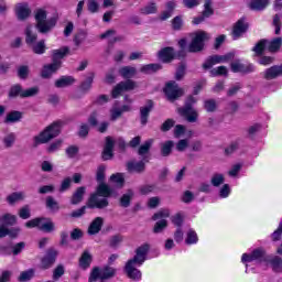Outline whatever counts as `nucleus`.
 Segmentation results:
<instances>
[{"label":"nucleus","instance_id":"1","mask_svg":"<svg viewBox=\"0 0 282 282\" xmlns=\"http://www.w3.org/2000/svg\"><path fill=\"white\" fill-rule=\"evenodd\" d=\"M116 195V189L107 183H99L96 192L88 198V208L102 210L109 206V197Z\"/></svg>","mask_w":282,"mask_h":282},{"label":"nucleus","instance_id":"2","mask_svg":"<svg viewBox=\"0 0 282 282\" xmlns=\"http://www.w3.org/2000/svg\"><path fill=\"white\" fill-rule=\"evenodd\" d=\"M63 124H65L63 121L57 120L47 126L42 132L33 138V149H36L41 144H47V142H51L54 138H58Z\"/></svg>","mask_w":282,"mask_h":282},{"label":"nucleus","instance_id":"3","mask_svg":"<svg viewBox=\"0 0 282 282\" xmlns=\"http://www.w3.org/2000/svg\"><path fill=\"white\" fill-rule=\"evenodd\" d=\"M58 23V18L52 17L47 20V11L43 9H37L35 12V30L40 34H50L53 28H56Z\"/></svg>","mask_w":282,"mask_h":282},{"label":"nucleus","instance_id":"4","mask_svg":"<svg viewBox=\"0 0 282 282\" xmlns=\"http://www.w3.org/2000/svg\"><path fill=\"white\" fill-rule=\"evenodd\" d=\"M197 104V98L193 97V95H189L183 107L177 108V113L181 115L182 118H185L186 121L193 123L197 122V119L199 118V113L193 108L194 105Z\"/></svg>","mask_w":282,"mask_h":282},{"label":"nucleus","instance_id":"5","mask_svg":"<svg viewBox=\"0 0 282 282\" xmlns=\"http://www.w3.org/2000/svg\"><path fill=\"white\" fill-rule=\"evenodd\" d=\"M206 41H210V35L206 31L195 32L187 46V52L189 54H199V52H204L206 48Z\"/></svg>","mask_w":282,"mask_h":282},{"label":"nucleus","instance_id":"6","mask_svg":"<svg viewBox=\"0 0 282 282\" xmlns=\"http://www.w3.org/2000/svg\"><path fill=\"white\" fill-rule=\"evenodd\" d=\"M270 258V254H268V251H265L264 248L259 247L253 249L250 253H243L241 257L242 263H252V261H256V263H268V259Z\"/></svg>","mask_w":282,"mask_h":282},{"label":"nucleus","instance_id":"7","mask_svg":"<svg viewBox=\"0 0 282 282\" xmlns=\"http://www.w3.org/2000/svg\"><path fill=\"white\" fill-rule=\"evenodd\" d=\"M164 94L170 102H175L184 96V89L180 88V84L175 80H171L165 85Z\"/></svg>","mask_w":282,"mask_h":282},{"label":"nucleus","instance_id":"8","mask_svg":"<svg viewBox=\"0 0 282 282\" xmlns=\"http://www.w3.org/2000/svg\"><path fill=\"white\" fill-rule=\"evenodd\" d=\"M142 264H138V262L133 260H128L124 265V273L131 281H140L142 279V271H140L138 268H140Z\"/></svg>","mask_w":282,"mask_h":282},{"label":"nucleus","instance_id":"9","mask_svg":"<svg viewBox=\"0 0 282 282\" xmlns=\"http://www.w3.org/2000/svg\"><path fill=\"white\" fill-rule=\"evenodd\" d=\"M250 29V24L246 21V18H240L232 28L231 36L234 41H237L243 36Z\"/></svg>","mask_w":282,"mask_h":282},{"label":"nucleus","instance_id":"10","mask_svg":"<svg viewBox=\"0 0 282 282\" xmlns=\"http://www.w3.org/2000/svg\"><path fill=\"white\" fill-rule=\"evenodd\" d=\"M58 257V251L54 248H50L46 250L45 256L41 259L40 269L41 270H50L56 263V258Z\"/></svg>","mask_w":282,"mask_h":282},{"label":"nucleus","instance_id":"11","mask_svg":"<svg viewBox=\"0 0 282 282\" xmlns=\"http://www.w3.org/2000/svg\"><path fill=\"white\" fill-rule=\"evenodd\" d=\"M133 89H135V82L127 79L124 82H120L113 87L111 96L112 98H119V96H122L124 91H133Z\"/></svg>","mask_w":282,"mask_h":282},{"label":"nucleus","instance_id":"12","mask_svg":"<svg viewBox=\"0 0 282 282\" xmlns=\"http://www.w3.org/2000/svg\"><path fill=\"white\" fill-rule=\"evenodd\" d=\"M151 158L143 156L141 161L134 162L130 161L127 163V170L129 173H139L142 174L144 171H147V164H149Z\"/></svg>","mask_w":282,"mask_h":282},{"label":"nucleus","instance_id":"13","mask_svg":"<svg viewBox=\"0 0 282 282\" xmlns=\"http://www.w3.org/2000/svg\"><path fill=\"white\" fill-rule=\"evenodd\" d=\"M14 12L18 21H28L32 14V9L28 2H20L15 4Z\"/></svg>","mask_w":282,"mask_h":282},{"label":"nucleus","instance_id":"14","mask_svg":"<svg viewBox=\"0 0 282 282\" xmlns=\"http://www.w3.org/2000/svg\"><path fill=\"white\" fill-rule=\"evenodd\" d=\"M154 107L155 102H153L151 99H148L145 105L140 108V122L142 127H147V124H149V116H151Z\"/></svg>","mask_w":282,"mask_h":282},{"label":"nucleus","instance_id":"15","mask_svg":"<svg viewBox=\"0 0 282 282\" xmlns=\"http://www.w3.org/2000/svg\"><path fill=\"white\" fill-rule=\"evenodd\" d=\"M151 246L149 243L141 245L137 248L134 257L130 260L137 262L138 265H142L147 261V254H149Z\"/></svg>","mask_w":282,"mask_h":282},{"label":"nucleus","instance_id":"16","mask_svg":"<svg viewBox=\"0 0 282 282\" xmlns=\"http://www.w3.org/2000/svg\"><path fill=\"white\" fill-rule=\"evenodd\" d=\"M230 69L234 74H252L254 66L252 64L246 65L237 59L230 64Z\"/></svg>","mask_w":282,"mask_h":282},{"label":"nucleus","instance_id":"17","mask_svg":"<svg viewBox=\"0 0 282 282\" xmlns=\"http://www.w3.org/2000/svg\"><path fill=\"white\" fill-rule=\"evenodd\" d=\"M281 77H282V63L280 65H273L267 68L262 73V78H264V80H276V78H281Z\"/></svg>","mask_w":282,"mask_h":282},{"label":"nucleus","instance_id":"18","mask_svg":"<svg viewBox=\"0 0 282 282\" xmlns=\"http://www.w3.org/2000/svg\"><path fill=\"white\" fill-rule=\"evenodd\" d=\"M263 131V124L256 122L245 128L246 140H257V135Z\"/></svg>","mask_w":282,"mask_h":282},{"label":"nucleus","instance_id":"19","mask_svg":"<svg viewBox=\"0 0 282 282\" xmlns=\"http://www.w3.org/2000/svg\"><path fill=\"white\" fill-rule=\"evenodd\" d=\"M158 58L163 63H172L175 61V48L173 46H166L158 52Z\"/></svg>","mask_w":282,"mask_h":282},{"label":"nucleus","instance_id":"20","mask_svg":"<svg viewBox=\"0 0 282 282\" xmlns=\"http://www.w3.org/2000/svg\"><path fill=\"white\" fill-rule=\"evenodd\" d=\"M102 226H105V218L96 217L90 225L88 226V235L94 236L98 235L100 230H102Z\"/></svg>","mask_w":282,"mask_h":282},{"label":"nucleus","instance_id":"21","mask_svg":"<svg viewBox=\"0 0 282 282\" xmlns=\"http://www.w3.org/2000/svg\"><path fill=\"white\" fill-rule=\"evenodd\" d=\"M86 193H87V187L85 186L77 187L70 197L72 206H78V204H80L85 199Z\"/></svg>","mask_w":282,"mask_h":282},{"label":"nucleus","instance_id":"22","mask_svg":"<svg viewBox=\"0 0 282 282\" xmlns=\"http://www.w3.org/2000/svg\"><path fill=\"white\" fill-rule=\"evenodd\" d=\"M39 230L42 232H54L56 226L54 225V221H52V218L40 217Z\"/></svg>","mask_w":282,"mask_h":282},{"label":"nucleus","instance_id":"23","mask_svg":"<svg viewBox=\"0 0 282 282\" xmlns=\"http://www.w3.org/2000/svg\"><path fill=\"white\" fill-rule=\"evenodd\" d=\"M267 263H269L272 272H274L275 274H281V272H282V258L281 257L269 256Z\"/></svg>","mask_w":282,"mask_h":282},{"label":"nucleus","instance_id":"24","mask_svg":"<svg viewBox=\"0 0 282 282\" xmlns=\"http://www.w3.org/2000/svg\"><path fill=\"white\" fill-rule=\"evenodd\" d=\"M61 67V63L52 61L51 64L44 65L41 76L43 78H52L53 74H56V70Z\"/></svg>","mask_w":282,"mask_h":282},{"label":"nucleus","instance_id":"25","mask_svg":"<svg viewBox=\"0 0 282 282\" xmlns=\"http://www.w3.org/2000/svg\"><path fill=\"white\" fill-rule=\"evenodd\" d=\"M270 6V0H251L248 8L253 12H263Z\"/></svg>","mask_w":282,"mask_h":282},{"label":"nucleus","instance_id":"26","mask_svg":"<svg viewBox=\"0 0 282 282\" xmlns=\"http://www.w3.org/2000/svg\"><path fill=\"white\" fill-rule=\"evenodd\" d=\"M93 261H94V257L91 256V253L85 250L79 258V268L82 270H88V268L91 267Z\"/></svg>","mask_w":282,"mask_h":282},{"label":"nucleus","instance_id":"27","mask_svg":"<svg viewBox=\"0 0 282 282\" xmlns=\"http://www.w3.org/2000/svg\"><path fill=\"white\" fill-rule=\"evenodd\" d=\"M69 54V47L63 46L62 48L54 50L52 61L53 63H61L63 65V62H61L62 58H65Z\"/></svg>","mask_w":282,"mask_h":282},{"label":"nucleus","instance_id":"28","mask_svg":"<svg viewBox=\"0 0 282 282\" xmlns=\"http://www.w3.org/2000/svg\"><path fill=\"white\" fill-rule=\"evenodd\" d=\"M25 34V43L29 47L39 41V34L32 30V25H28L24 31Z\"/></svg>","mask_w":282,"mask_h":282},{"label":"nucleus","instance_id":"29","mask_svg":"<svg viewBox=\"0 0 282 282\" xmlns=\"http://www.w3.org/2000/svg\"><path fill=\"white\" fill-rule=\"evenodd\" d=\"M33 54H37L39 56L45 54L47 52V45L45 44V40H40L29 46Z\"/></svg>","mask_w":282,"mask_h":282},{"label":"nucleus","instance_id":"30","mask_svg":"<svg viewBox=\"0 0 282 282\" xmlns=\"http://www.w3.org/2000/svg\"><path fill=\"white\" fill-rule=\"evenodd\" d=\"M135 193L133 189H128L126 194H123L119 200L121 208H129L131 206V199H133Z\"/></svg>","mask_w":282,"mask_h":282},{"label":"nucleus","instance_id":"31","mask_svg":"<svg viewBox=\"0 0 282 282\" xmlns=\"http://www.w3.org/2000/svg\"><path fill=\"white\" fill-rule=\"evenodd\" d=\"M151 147H153V139L144 141L138 149V155H141V158H149Z\"/></svg>","mask_w":282,"mask_h":282},{"label":"nucleus","instance_id":"32","mask_svg":"<svg viewBox=\"0 0 282 282\" xmlns=\"http://www.w3.org/2000/svg\"><path fill=\"white\" fill-rule=\"evenodd\" d=\"M73 83H76V79L73 76H62L55 82V87H57V89H63V87H70Z\"/></svg>","mask_w":282,"mask_h":282},{"label":"nucleus","instance_id":"33","mask_svg":"<svg viewBox=\"0 0 282 282\" xmlns=\"http://www.w3.org/2000/svg\"><path fill=\"white\" fill-rule=\"evenodd\" d=\"M36 276V269L31 268L25 271H22L20 275L18 276L19 282H30V280L34 279Z\"/></svg>","mask_w":282,"mask_h":282},{"label":"nucleus","instance_id":"34","mask_svg":"<svg viewBox=\"0 0 282 282\" xmlns=\"http://www.w3.org/2000/svg\"><path fill=\"white\" fill-rule=\"evenodd\" d=\"M96 77V74L89 73L86 79L80 84L79 89L83 91V94H87L89 89H91V85L94 84V78Z\"/></svg>","mask_w":282,"mask_h":282},{"label":"nucleus","instance_id":"35","mask_svg":"<svg viewBox=\"0 0 282 282\" xmlns=\"http://www.w3.org/2000/svg\"><path fill=\"white\" fill-rule=\"evenodd\" d=\"M0 224L6 228L17 226V217L12 214H4L0 217Z\"/></svg>","mask_w":282,"mask_h":282},{"label":"nucleus","instance_id":"36","mask_svg":"<svg viewBox=\"0 0 282 282\" xmlns=\"http://www.w3.org/2000/svg\"><path fill=\"white\" fill-rule=\"evenodd\" d=\"M269 40L262 39L257 42V44L252 47V52L257 56H263V52H265V47H268Z\"/></svg>","mask_w":282,"mask_h":282},{"label":"nucleus","instance_id":"37","mask_svg":"<svg viewBox=\"0 0 282 282\" xmlns=\"http://www.w3.org/2000/svg\"><path fill=\"white\" fill-rule=\"evenodd\" d=\"M173 147H175V142L172 140H167L161 144V155L162 158H169L171 153H173Z\"/></svg>","mask_w":282,"mask_h":282},{"label":"nucleus","instance_id":"38","mask_svg":"<svg viewBox=\"0 0 282 282\" xmlns=\"http://www.w3.org/2000/svg\"><path fill=\"white\" fill-rule=\"evenodd\" d=\"M23 199H25V193L23 192H13L7 196V202L10 206H14L17 202H23Z\"/></svg>","mask_w":282,"mask_h":282},{"label":"nucleus","instance_id":"39","mask_svg":"<svg viewBox=\"0 0 282 282\" xmlns=\"http://www.w3.org/2000/svg\"><path fill=\"white\" fill-rule=\"evenodd\" d=\"M162 64H147L140 68L141 74H155L162 69Z\"/></svg>","mask_w":282,"mask_h":282},{"label":"nucleus","instance_id":"40","mask_svg":"<svg viewBox=\"0 0 282 282\" xmlns=\"http://www.w3.org/2000/svg\"><path fill=\"white\" fill-rule=\"evenodd\" d=\"M22 94H23V86H21V84H14L9 89L8 98L10 99H14L19 97L21 98Z\"/></svg>","mask_w":282,"mask_h":282},{"label":"nucleus","instance_id":"41","mask_svg":"<svg viewBox=\"0 0 282 282\" xmlns=\"http://www.w3.org/2000/svg\"><path fill=\"white\" fill-rule=\"evenodd\" d=\"M21 118H23V112L13 110L9 112L4 119V122L7 124L14 123V122H20Z\"/></svg>","mask_w":282,"mask_h":282},{"label":"nucleus","instance_id":"42","mask_svg":"<svg viewBox=\"0 0 282 282\" xmlns=\"http://www.w3.org/2000/svg\"><path fill=\"white\" fill-rule=\"evenodd\" d=\"M45 206L51 213H58L61 210V205L53 198V196H47L45 200Z\"/></svg>","mask_w":282,"mask_h":282},{"label":"nucleus","instance_id":"43","mask_svg":"<svg viewBox=\"0 0 282 282\" xmlns=\"http://www.w3.org/2000/svg\"><path fill=\"white\" fill-rule=\"evenodd\" d=\"M137 72L138 70L135 69V67H132V66H123L119 69V74L122 76V78H126L127 80H129L130 78H133Z\"/></svg>","mask_w":282,"mask_h":282},{"label":"nucleus","instance_id":"44","mask_svg":"<svg viewBox=\"0 0 282 282\" xmlns=\"http://www.w3.org/2000/svg\"><path fill=\"white\" fill-rule=\"evenodd\" d=\"M199 241V237L197 236V231L195 229L191 228L186 232L185 243L186 246H193Z\"/></svg>","mask_w":282,"mask_h":282},{"label":"nucleus","instance_id":"45","mask_svg":"<svg viewBox=\"0 0 282 282\" xmlns=\"http://www.w3.org/2000/svg\"><path fill=\"white\" fill-rule=\"evenodd\" d=\"M282 46V39L281 37H275L267 44V48L271 53H276L279 50H281Z\"/></svg>","mask_w":282,"mask_h":282},{"label":"nucleus","instance_id":"46","mask_svg":"<svg viewBox=\"0 0 282 282\" xmlns=\"http://www.w3.org/2000/svg\"><path fill=\"white\" fill-rule=\"evenodd\" d=\"M2 142L4 144V149H12L14 147V143L17 142V133H8L3 137Z\"/></svg>","mask_w":282,"mask_h":282},{"label":"nucleus","instance_id":"47","mask_svg":"<svg viewBox=\"0 0 282 282\" xmlns=\"http://www.w3.org/2000/svg\"><path fill=\"white\" fill-rule=\"evenodd\" d=\"M224 182H226V176H224V174L221 173H215L210 178V184L215 188H219V186H221Z\"/></svg>","mask_w":282,"mask_h":282},{"label":"nucleus","instance_id":"48","mask_svg":"<svg viewBox=\"0 0 282 282\" xmlns=\"http://www.w3.org/2000/svg\"><path fill=\"white\" fill-rule=\"evenodd\" d=\"M166 228H169V220L161 219L154 224L152 231L154 232V235H160V232H164V230H166Z\"/></svg>","mask_w":282,"mask_h":282},{"label":"nucleus","instance_id":"49","mask_svg":"<svg viewBox=\"0 0 282 282\" xmlns=\"http://www.w3.org/2000/svg\"><path fill=\"white\" fill-rule=\"evenodd\" d=\"M87 208H89V200L87 202V205H84L80 208L73 210L69 214V217H72V219H80V217L86 215Z\"/></svg>","mask_w":282,"mask_h":282},{"label":"nucleus","instance_id":"50","mask_svg":"<svg viewBox=\"0 0 282 282\" xmlns=\"http://www.w3.org/2000/svg\"><path fill=\"white\" fill-rule=\"evenodd\" d=\"M202 13L207 19H210V17L215 14V9H213V0H204V10Z\"/></svg>","mask_w":282,"mask_h":282},{"label":"nucleus","instance_id":"51","mask_svg":"<svg viewBox=\"0 0 282 282\" xmlns=\"http://www.w3.org/2000/svg\"><path fill=\"white\" fill-rule=\"evenodd\" d=\"M180 51L175 52V58L182 59L186 58V39H181L178 41Z\"/></svg>","mask_w":282,"mask_h":282},{"label":"nucleus","instance_id":"52","mask_svg":"<svg viewBox=\"0 0 282 282\" xmlns=\"http://www.w3.org/2000/svg\"><path fill=\"white\" fill-rule=\"evenodd\" d=\"M172 30L174 32H180L184 28V19L182 15H176L175 18L172 19Z\"/></svg>","mask_w":282,"mask_h":282},{"label":"nucleus","instance_id":"53","mask_svg":"<svg viewBox=\"0 0 282 282\" xmlns=\"http://www.w3.org/2000/svg\"><path fill=\"white\" fill-rule=\"evenodd\" d=\"M100 275L104 279H113V276H116V269H113V267L106 265L100 269Z\"/></svg>","mask_w":282,"mask_h":282},{"label":"nucleus","instance_id":"54","mask_svg":"<svg viewBox=\"0 0 282 282\" xmlns=\"http://www.w3.org/2000/svg\"><path fill=\"white\" fill-rule=\"evenodd\" d=\"M39 86H34L28 89L22 88L21 98H34V96H39Z\"/></svg>","mask_w":282,"mask_h":282},{"label":"nucleus","instance_id":"55","mask_svg":"<svg viewBox=\"0 0 282 282\" xmlns=\"http://www.w3.org/2000/svg\"><path fill=\"white\" fill-rule=\"evenodd\" d=\"M122 241H124V236L120 234L113 235L109 239V247L116 249Z\"/></svg>","mask_w":282,"mask_h":282},{"label":"nucleus","instance_id":"56","mask_svg":"<svg viewBox=\"0 0 282 282\" xmlns=\"http://www.w3.org/2000/svg\"><path fill=\"white\" fill-rule=\"evenodd\" d=\"M184 76H186V63L182 62L176 68L174 78L175 80H184Z\"/></svg>","mask_w":282,"mask_h":282},{"label":"nucleus","instance_id":"57","mask_svg":"<svg viewBox=\"0 0 282 282\" xmlns=\"http://www.w3.org/2000/svg\"><path fill=\"white\" fill-rule=\"evenodd\" d=\"M98 118H100V113L98 112V110H94L93 112H90L87 119L88 127H98Z\"/></svg>","mask_w":282,"mask_h":282},{"label":"nucleus","instance_id":"58","mask_svg":"<svg viewBox=\"0 0 282 282\" xmlns=\"http://www.w3.org/2000/svg\"><path fill=\"white\" fill-rule=\"evenodd\" d=\"M204 109L207 111V113H215V111H217V101L215 99L205 100Z\"/></svg>","mask_w":282,"mask_h":282},{"label":"nucleus","instance_id":"59","mask_svg":"<svg viewBox=\"0 0 282 282\" xmlns=\"http://www.w3.org/2000/svg\"><path fill=\"white\" fill-rule=\"evenodd\" d=\"M167 217H171V210L169 209H160L152 216V221H158L159 219H167Z\"/></svg>","mask_w":282,"mask_h":282},{"label":"nucleus","instance_id":"60","mask_svg":"<svg viewBox=\"0 0 282 282\" xmlns=\"http://www.w3.org/2000/svg\"><path fill=\"white\" fill-rule=\"evenodd\" d=\"M105 171H107V166H105V164H101L97 167L96 182H98V184L105 183Z\"/></svg>","mask_w":282,"mask_h":282},{"label":"nucleus","instance_id":"61","mask_svg":"<svg viewBox=\"0 0 282 282\" xmlns=\"http://www.w3.org/2000/svg\"><path fill=\"white\" fill-rule=\"evenodd\" d=\"M61 147H63V140L57 139L54 142H52L47 148L46 152L47 153H56V151L61 150Z\"/></svg>","mask_w":282,"mask_h":282},{"label":"nucleus","instance_id":"62","mask_svg":"<svg viewBox=\"0 0 282 282\" xmlns=\"http://www.w3.org/2000/svg\"><path fill=\"white\" fill-rule=\"evenodd\" d=\"M171 221L176 228H182V226H184V216L181 213H177L171 217Z\"/></svg>","mask_w":282,"mask_h":282},{"label":"nucleus","instance_id":"63","mask_svg":"<svg viewBox=\"0 0 282 282\" xmlns=\"http://www.w3.org/2000/svg\"><path fill=\"white\" fill-rule=\"evenodd\" d=\"M89 129H90L89 124L82 123L79 126V130L77 131L78 138H82L83 140H85L87 135H89Z\"/></svg>","mask_w":282,"mask_h":282},{"label":"nucleus","instance_id":"64","mask_svg":"<svg viewBox=\"0 0 282 282\" xmlns=\"http://www.w3.org/2000/svg\"><path fill=\"white\" fill-rule=\"evenodd\" d=\"M271 240L281 241L282 239V221L279 223L276 230L271 234Z\"/></svg>","mask_w":282,"mask_h":282}]
</instances>
